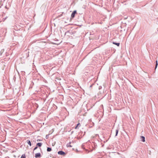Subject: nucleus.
<instances>
[{
	"label": "nucleus",
	"instance_id": "8",
	"mask_svg": "<svg viewBox=\"0 0 158 158\" xmlns=\"http://www.w3.org/2000/svg\"><path fill=\"white\" fill-rule=\"evenodd\" d=\"M113 44H114L118 46H119V45H120V43H115V42H113Z\"/></svg>",
	"mask_w": 158,
	"mask_h": 158
},
{
	"label": "nucleus",
	"instance_id": "12",
	"mask_svg": "<svg viewBox=\"0 0 158 158\" xmlns=\"http://www.w3.org/2000/svg\"><path fill=\"white\" fill-rule=\"evenodd\" d=\"M156 66H155V68L156 69L157 68V67L158 65V62L157 60H156Z\"/></svg>",
	"mask_w": 158,
	"mask_h": 158
},
{
	"label": "nucleus",
	"instance_id": "3",
	"mask_svg": "<svg viewBox=\"0 0 158 158\" xmlns=\"http://www.w3.org/2000/svg\"><path fill=\"white\" fill-rule=\"evenodd\" d=\"M41 156V154L40 153H37L35 154V158H38Z\"/></svg>",
	"mask_w": 158,
	"mask_h": 158
},
{
	"label": "nucleus",
	"instance_id": "6",
	"mask_svg": "<svg viewBox=\"0 0 158 158\" xmlns=\"http://www.w3.org/2000/svg\"><path fill=\"white\" fill-rule=\"evenodd\" d=\"M26 142L28 145H29L30 146H31V142L29 140H27L26 141Z\"/></svg>",
	"mask_w": 158,
	"mask_h": 158
},
{
	"label": "nucleus",
	"instance_id": "11",
	"mask_svg": "<svg viewBox=\"0 0 158 158\" xmlns=\"http://www.w3.org/2000/svg\"><path fill=\"white\" fill-rule=\"evenodd\" d=\"M20 158H26V156L25 154H23L21 156V157Z\"/></svg>",
	"mask_w": 158,
	"mask_h": 158
},
{
	"label": "nucleus",
	"instance_id": "17",
	"mask_svg": "<svg viewBox=\"0 0 158 158\" xmlns=\"http://www.w3.org/2000/svg\"><path fill=\"white\" fill-rule=\"evenodd\" d=\"M92 85H90V87H92Z\"/></svg>",
	"mask_w": 158,
	"mask_h": 158
},
{
	"label": "nucleus",
	"instance_id": "1",
	"mask_svg": "<svg viewBox=\"0 0 158 158\" xmlns=\"http://www.w3.org/2000/svg\"><path fill=\"white\" fill-rule=\"evenodd\" d=\"M58 154L61 155H65L66 154V153L62 151H59L58 152Z\"/></svg>",
	"mask_w": 158,
	"mask_h": 158
},
{
	"label": "nucleus",
	"instance_id": "14",
	"mask_svg": "<svg viewBox=\"0 0 158 158\" xmlns=\"http://www.w3.org/2000/svg\"><path fill=\"white\" fill-rule=\"evenodd\" d=\"M37 148H38V147L37 146H36V147H35L34 148V151L35 150H36V149Z\"/></svg>",
	"mask_w": 158,
	"mask_h": 158
},
{
	"label": "nucleus",
	"instance_id": "5",
	"mask_svg": "<svg viewBox=\"0 0 158 158\" xmlns=\"http://www.w3.org/2000/svg\"><path fill=\"white\" fill-rule=\"evenodd\" d=\"M42 144V143H38L36 144V146H38L39 147H41Z\"/></svg>",
	"mask_w": 158,
	"mask_h": 158
},
{
	"label": "nucleus",
	"instance_id": "16",
	"mask_svg": "<svg viewBox=\"0 0 158 158\" xmlns=\"http://www.w3.org/2000/svg\"><path fill=\"white\" fill-rule=\"evenodd\" d=\"M77 128H78V126H77V125L76 126V127H75V129H77Z\"/></svg>",
	"mask_w": 158,
	"mask_h": 158
},
{
	"label": "nucleus",
	"instance_id": "15",
	"mask_svg": "<svg viewBox=\"0 0 158 158\" xmlns=\"http://www.w3.org/2000/svg\"><path fill=\"white\" fill-rule=\"evenodd\" d=\"M80 125H80V123H78L77 124V126H78H78H80Z\"/></svg>",
	"mask_w": 158,
	"mask_h": 158
},
{
	"label": "nucleus",
	"instance_id": "13",
	"mask_svg": "<svg viewBox=\"0 0 158 158\" xmlns=\"http://www.w3.org/2000/svg\"><path fill=\"white\" fill-rule=\"evenodd\" d=\"M48 137H49V135H46V138L47 139H48Z\"/></svg>",
	"mask_w": 158,
	"mask_h": 158
},
{
	"label": "nucleus",
	"instance_id": "7",
	"mask_svg": "<svg viewBox=\"0 0 158 158\" xmlns=\"http://www.w3.org/2000/svg\"><path fill=\"white\" fill-rule=\"evenodd\" d=\"M71 142H70L69 143H67V146L68 147H72V146L70 145Z\"/></svg>",
	"mask_w": 158,
	"mask_h": 158
},
{
	"label": "nucleus",
	"instance_id": "2",
	"mask_svg": "<svg viewBox=\"0 0 158 158\" xmlns=\"http://www.w3.org/2000/svg\"><path fill=\"white\" fill-rule=\"evenodd\" d=\"M77 13V11L76 10L74 11L72 13L71 15V17L72 18H73L75 15V14Z\"/></svg>",
	"mask_w": 158,
	"mask_h": 158
},
{
	"label": "nucleus",
	"instance_id": "9",
	"mask_svg": "<svg viewBox=\"0 0 158 158\" xmlns=\"http://www.w3.org/2000/svg\"><path fill=\"white\" fill-rule=\"evenodd\" d=\"M52 150V149L48 147L47 148V151L48 152H50Z\"/></svg>",
	"mask_w": 158,
	"mask_h": 158
},
{
	"label": "nucleus",
	"instance_id": "4",
	"mask_svg": "<svg viewBox=\"0 0 158 158\" xmlns=\"http://www.w3.org/2000/svg\"><path fill=\"white\" fill-rule=\"evenodd\" d=\"M141 140L143 142H144L145 141V137H144L143 136H141Z\"/></svg>",
	"mask_w": 158,
	"mask_h": 158
},
{
	"label": "nucleus",
	"instance_id": "10",
	"mask_svg": "<svg viewBox=\"0 0 158 158\" xmlns=\"http://www.w3.org/2000/svg\"><path fill=\"white\" fill-rule=\"evenodd\" d=\"M115 132H116V134H115V136H116L117 135H118V129H116L115 131Z\"/></svg>",
	"mask_w": 158,
	"mask_h": 158
}]
</instances>
